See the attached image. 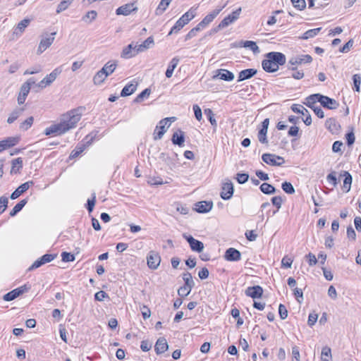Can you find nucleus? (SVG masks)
I'll return each instance as SVG.
<instances>
[{
  "label": "nucleus",
  "instance_id": "obj_46",
  "mask_svg": "<svg viewBox=\"0 0 361 361\" xmlns=\"http://www.w3.org/2000/svg\"><path fill=\"white\" fill-rule=\"evenodd\" d=\"M97 16V13L95 11H88L82 18V20L87 23H91L93 20L96 19Z\"/></svg>",
  "mask_w": 361,
  "mask_h": 361
},
{
  "label": "nucleus",
  "instance_id": "obj_11",
  "mask_svg": "<svg viewBox=\"0 0 361 361\" xmlns=\"http://www.w3.org/2000/svg\"><path fill=\"white\" fill-rule=\"evenodd\" d=\"M319 98L320 99L319 103L324 108L332 110L336 109L339 106V103L334 99L322 95L321 94L319 95Z\"/></svg>",
  "mask_w": 361,
  "mask_h": 361
},
{
  "label": "nucleus",
  "instance_id": "obj_29",
  "mask_svg": "<svg viewBox=\"0 0 361 361\" xmlns=\"http://www.w3.org/2000/svg\"><path fill=\"white\" fill-rule=\"evenodd\" d=\"M117 66L116 61H108L101 69L104 73H105L106 76H109L116 69Z\"/></svg>",
  "mask_w": 361,
  "mask_h": 361
},
{
  "label": "nucleus",
  "instance_id": "obj_57",
  "mask_svg": "<svg viewBox=\"0 0 361 361\" xmlns=\"http://www.w3.org/2000/svg\"><path fill=\"white\" fill-rule=\"evenodd\" d=\"M267 130L260 129L258 132L257 137L259 141L262 144H268V140L267 137Z\"/></svg>",
  "mask_w": 361,
  "mask_h": 361
},
{
  "label": "nucleus",
  "instance_id": "obj_6",
  "mask_svg": "<svg viewBox=\"0 0 361 361\" xmlns=\"http://www.w3.org/2000/svg\"><path fill=\"white\" fill-rule=\"evenodd\" d=\"M240 13L241 8L240 7L233 11L231 14H229L228 16L225 17L219 24L218 27L214 30V32H217L219 30L223 29L233 23L234 21L238 19Z\"/></svg>",
  "mask_w": 361,
  "mask_h": 361
},
{
  "label": "nucleus",
  "instance_id": "obj_40",
  "mask_svg": "<svg viewBox=\"0 0 361 361\" xmlns=\"http://www.w3.org/2000/svg\"><path fill=\"white\" fill-rule=\"evenodd\" d=\"M183 279L185 282L184 286L192 290V288L195 286V282L192 279L191 274L189 272L183 273Z\"/></svg>",
  "mask_w": 361,
  "mask_h": 361
},
{
  "label": "nucleus",
  "instance_id": "obj_54",
  "mask_svg": "<svg viewBox=\"0 0 361 361\" xmlns=\"http://www.w3.org/2000/svg\"><path fill=\"white\" fill-rule=\"evenodd\" d=\"M281 188L285 192L289 195L293 194L295 191L293 185L290 182L285 181L282 183Z\"/></svg>",
  "mask_w": 361,
  "mask_h": 361
},
{
  "label": "nucleus",
  "instance_id": "obj_5",
  "mask_svg": "<svg viewBox=\"0 0 361 361\" xmlns=\"http://www.w3.org/2000/svg\"><path fill=\"white\" fill-rule=\"evenodd\" d=\"M262 159L267 164L275 166H282L285 163L284 158L274 154L265 153L262 156Z\"/></svg>",
  "mask_w": 361,
  "mask_h": 361
},
{
  "label": "nucleus",
  "instance_id": "obj_44",
  "mask_svg": "<svg viewBox=\"0 0 361 361\" xmlns=\"http://www.w3.org/2000/svg\"><path fill=\"white\" fill-rule=\"evenodd\" d=\"M260 190L266 195H271L275 193L276 188L271 184L264 183L260 185Z\"/></svg>",
  "mask_w": 361,
  "mask_h": 361
},
{
  "label": "nucleus",
  "instance_id": "obj_37",
  "mask_svg": "<svg viewBox=\"0 0 361 361\" xmlns=\"http://www.w3.org/2000/svg\"><path fill=\"white\" fill-rule=\"evenodd\" d=\"M24 108L15 109L7 119V123L11 124L13 123L24 111Z\"/></svg>",
  "mask_w": 361,
  "mask_h": 361
},
{
  "label": "nucleus",
  "instance_id": "obj_60",
  "mask_svg": "<svg viewBox=\"0 0 361 361\" xmlns=\"http://www.w3.org/2000/svg\"><path fill=\"white\" fill-rule=\"evenodd\" d=\"M8 200L5 196L0 197V214H2L7 208Z\"/></svg>",
  "mask_w": 361,
  "mask_h": 361
},
{
  "label": "nucleus",
  "instance_id": "obj_62",
  "mask_svg": "<svg viewBox=\"0 0 361 361\" xmlns=\"http://www.w3.org/2000/svg\"><path fill=\"white\" fill-rule=\"evenodd\" d=\"M291 2L293 6L299 10H302L306 6L305 0H291Z\"/></svg>",
  "mask_w": 361,
  "mask_h": 361
},
{
  "label": "nucleus",
  "instance_id": "obj_45",
  "mask_svg": "<svg viewBox=\"0 0 361 361\" xmlns=\"http://www.w3.org/2000/svg\"><path fill=\"white\" fill-rule=\"evenodd\" d=\"M159 160L164 162L166 165H168L170 169H172L175 166V163L173 159L166 153H161L159 157Z\"/></svg>",
  "mask_w": 361,
  "mask_h": 361
},
{
  "label": "nucleus",
  "instance_id": "obj_30",
  "mask_svg": "<svg viewBox=\"0 0 361 361\" xmlns=\"http://www.w3.org/2000/svg\"><path fill=\"white\" fill-rule=\"evenodd\" d=\"M137 84L130 83L126 85L121 92V97H127L133 94L137 90Z\"/></svg>",
  "mask_w": 361,
  "mask_h": 361
},
{
  "label": "nucleus",
  "instance_id": "obj_39",
  "mask_svg": "<svg viewBox=\"0 0 361 361\" xmlns=\"http://www.w3.org/2000/svg\"><path fill=\"white\" fill-rule=\"evenodd\" d=\"M30 23V19L25 18V19L22 20L20 22L18 23V24L14 31V33H16V35H18V34L21 35L24 32L25 29L28 26Z\"/></svg>",
  "mask_w": 361,
  "mask_h": 361
},
{
  "label": "nucleus",
  "instance_id": "obj_31",
  "mask_svg": "<svg viewBox=\"0 0 361 361\" xmlns=\"http://www.w3.org/2000/svg\"><path fill=\"white\" fill-rule=\"evenodd\" d=\"M171 123H169L166 127L164 126H157L156 129L154 132V139L155 140H161L166 132L167 129L170 127Z\"/></svg>",
  "mask_w": 361,
  "mask_h": 361
},
{
  "label": "nucleus",
  "instance_id": "obj_17",
  "mask_svg": "<svg viewBox=\"0 0 361 361\" xmlns=\"http://www.w3.org/2000/svg\"><path fill=\"white\" fill-rule=\"evenodd\" d=\"M34 185V182L30 180L25 182L23 184H21L18 188H17L11 195V199L15 200L18 198L20 195H21L23 193L26 192L29 188Z\"/></svg>",
  "mask_w": 361,
  "mask_h": 361
},
{
  "label": "nucleus",
  "instance_id": "obj_8",
  "mask_svg": "<svg viewBox=\"0 0 361 361\" xmlns=\"http://www.w3.org/2000/svg\"><path fill=\"white\" fill-rule=\"evenodd\" d=\"M161 262V257L158 252L155 251H150L147 257V263L149 269H157Z\"/></svg>",
  "mask_w": 361,
  "mask_h": 361
},
{
  "label": "nucleus",
  "instance_id": "obj_53",
  "mask_svg": "<svg viewBox=\"0 0 361 361\" xmlns=\"http://www.w3.org/2000/svg\"><path fill=\"white\" fill-rule=\"evenodd\" d=\"M243 47L246 48H249L254 53H259V49L257 44L253 41H245L243 42Z\"/></svg>",
  "mask_w": 361,
  "mask_h": 361
},
{
  "label": "nucleus",
  "instance_id": "obj_33",
  "mask_svg": "<svg viewBox=\"0 0 361 361\" xmlns=\"http://www.w3.org/2000/svg\"><path fill=\"white\" fill-rule=\"evenodd\" d=\"M179 62V59L174 57L170 61L169 66L166 71V77L169 78L172 76L174 69L176 68Z\"/></svg>",
  "mask_w": 361,
  "mask_h": 361
},
{
  "label": "nucleus",
  "instance_id": "obj_38",
  "mask_svg": "<svg viewBox=\"0 0 361 361\" xmlns=\"http://www.w3.org/2000/svg\"><path fill=\"white\" fill-rule=\"evenodd\" d=\"M154 44L153 37H149L141 44L137 45V50L140 51V52H142L153 46Z\"/></svg>",
  "mask_w": 361,
  "mask_h": 361
},
{
  "label": "nucleus",
  "instance_id": "obj_22",
  "mask_svg": "<svg viewBox=\"0 0 361 361\" xmlns=\"http://www.w3.org/2000/svg\"><path fill=\"white\" fill-rule=\"evenodd\" d=\"M212 202L201 201L195 204V209L198 213H207L212 209Z\"/></svg>",
  "mask_w": 361,
  "mask_h": 361
},
{
  "label": "nucleus",
  "instance_id": "obj_25",
  "mask_svg": "<svg viewBox=\"0 0 361 361\" xmlns=\"http://www.w3.org/2000/svg\"><path fill=\"white\" fill-rule=\"evenodd\" d=\"M45 135H61L64 134L63 129L62 128L61 124H53L51 126L47 128L44 132Z\"/></svg>",
  "mask_w": 361,
  "mask_h": 361
},
{
  "label": "nucleus",
  "instance_id": "obj_63",
  "mask_svg": "<svg viewBox=\"0 0 361 361\" xmlns=\"http://www.w3.org/2000/svg\"><path fill=\"white\" fill-rule=\"evenodd\" d=\"M61 258L63 262H73L75 260V256L67 252H63L61 253Z\"/></svg>",
  "mask_w": 361,
  "mask_h": 361
},
{
  "label": "nucleus",
  "instance_id": "obj_10",
  "mask_svg": "<svg viewBox=\"0 0 361 361\" xmlns=\"http://www.w3.org/2000/svg\"><path fill=\"white\" fill-rule=\"evenodd\" d=\"M213 80L220 79L224 81L230 82L234 79V74L226 69H217L212 76Z\"/></svg>",
  "mask_w": 361,
  "mask_h": 361
},
{
  "label": "nucleus",
  "instance_id": "obj_7",
  "mask_svg": "<svg viewBox=\"0 0 361 361\" xmlns=\"http://www.w3.org/2000/svg\"><path fill=\"white\" fill-rule=\"evenodd\" d=\"M62 72L61 67L56 68L50 74L42 80L37 86L41 88L50 85Z\"/></svg>",
  "mask_w": 361,
  "mask_h": 361
},
{
  "label": "nucleus",
  "instance_id": "obj_21",
  "mask_svg": "<svg viewBox=\"0 0 361 361\" xmlns=\"http://www.w3.org/2000/svg\"><path fill=\"white\" fill-rule=\"evenodd\" d=\"M89 135L86 136L85 140H87L85 144H79L75 149H73L70 155V158H75L78 157L85 149L86 146H88L91 144L92 141V137H91L89 140Z\"/></svg>",
  "mask_w": 361,
  "mask_h": 361
},
{
  "label": "nucleus",
  "instance_id": "obj_34",
  "mask_svg": "<svg viewBox=\"0 0 361 361\" xmlns=\"http://www.w3.org/2000/svg\"><path fill=\"white\" fill-rule=\"evenodd\" d=\"M11 173H19L20 170L23 168V160L21 158H17L15 159H13L11 161Z\"/></svg>",
  "mask_w": 361,
  "mask_h": 361
},
{
  "label": "nucleus",
  "instance_id": "obj_41",
  "mask_svg": "<svg viewBox=\"0 0 361 361\" xmlns=\"http://www.w3.org/2000/svg\"><path fill=\"white\" fill-rule=\"evenodd\" d=\"M27 199H23L20 200L18 203H17L14 207L12 209V210L10 212V216H16L27 204Z\"/></svg>",
  "mask_w": 361,
  "mask_h": 361
},
{
  "label": "nucleus",
  "instance_id": "obj_1",
  "mask_svg": "<svg viewBox=\"0 0 361 361\" xmlns=\"http://www.w3.org/2000/svg\"><path fill=\"white\" fill-rule=\"evenodd\" d=\"M267 59L262 61L263 69L267 73H274L279 70V66L286 62V56L281 52L271 51L266 55Z\"/></svg>",
  "mask_w": 361,
  "mask_h": 361
},
{
  "label": "nucleus",
  "instance_id": "obj_26",
  "mask_svg": "<svg viewBox=\"0 0 361 361\" xmlns=\"http://www.w3.org/2000/svg\"><path fill=\"white\" fill-rule=\"evenodd\" d=\"M222 8H223V7L217 8V9H215L212 13H210L209 14L207 15L202 19V20L201 22H200V26L203 27L204 28L206 26H207L210 23H212L213 21V20L216 18V16L221 12Z\"/></svg>",
  "mask_w": 361,
  "mask_h": 361
},
{
  "label": "nucleus",
  "instance_id": "obj_49",
  "mask_svg": "<svg viewBox=\"0 0 361 361\" xmlns=\"http://www.w3.org/2000/svg\"><path fill=\"white\" fill-rule=\"evenodd\" d=\"M204 114L208 118L211 125L214 127V128H216L217 126V123L216 119L214 118V114L212 109H204Z\"/></svg>",
  "mask_w": 361,
  "mask_h": 361
},
{
  "label": "nucleus",
  "instance_id": "obj_16",
  "mask_svg": "<svg viewBox=\"0 0 361 361\" xmlns=\"http://www.w3.org/2000/svg\"><path fill=\"white\" fill-rule=\"evenodd\" d=\"M224 258L229 262L239 261L241 258V253L235 248L230 247L226 250Z\"/></svg>",
  "mask_w": 361,
  "mask_h": 361
},
{
  "label": "nucleus",
  "instance_id": "obj_12",
  "mask_svg": "<svg viewBox=\"0 0 361 361\" xmlns=\"http://www.w3.org/2000/svg\"><path fill=\"white\" fill-rule=\"evenodd\" d=\"M291 109L293 112L297 114H303L305 116V118L303 119L304 123L307 126H310L312 123V117L311 115L309 114V111L307 109H306L303 106L300 104H293L291 106Z\"/></svg>",
  "mask_w": 361,
  "mask_h": 361
},
{
  "label": "nucleus",
  "instance_id": "obj_23",
  "mask_svg": "<svg viewBox=\"0 0 361 361\" xmlns=\"http://www.w3.org/2000/svg\"><path fill=\"white\" fill-rule=\"evenodd\" d=\"M257 73V71L255 68H247L243 70L239 73L237 81L241 82L245 80H248L255 76Z\"/></svg>",
  "mask_w": 361,
  "mask_h": 361
},
{
  "label": "nucleus",
  "instance_id": "obj_56",
  "mask_svg": "<svg viewBox=\"0 0 361 361\" xmlns=\"http://www.w3.org/2000/svg\"><path fill=\"white\" fill-rule=\"evenodd\" d=\"M353 85L354 87L353 90L356 92H360V87L361 84V76L360 74H355L353 76Z\"/></svg>",
  "mask_w": 361,
  "mask_h": 361
},
{
  "label": "nucleus",
  "instance_id": "obj_61",
  "mask_svg": "<svg viewBox=\"0 0 361 361\" xmlns=\"http://www.w3.org/2000/svg\"><path fill=\"white\" fill-rule=\"evenodd\" d=\"M279 314L281 319H285L288 317V310L286 306L283 304H280L279 306Z\"/></svg>",
  "mask_w": 361,
  "mask_h": 361
},
{
  "label": "nucleus",
  "instance_id": "obj_20",
  "mask_svg": "<svg viewBox=\"0 0 361 361\" xmlns=\"http://www.w3.org/2000/svg\"><path fill=\"white\" fill-rule=\"evenodd\" d=\"M137 8L135 6L134 3H130L118 7L116 11V15L128 16L131 12L137 11Z\"/></svg>",
  "mask_w": 361,
  "mask_h": 361
},
{
  "label": "nucleus",
  "instance_id": "obj_47",
  "mask_svg": "<svg viewBox=\"0 0 361 361\" xmlns=\"http://www.w3.org/2000/svg\"><path fill=\"white\" fill-rule=\"evenodd\" d=\"M171 1L172 0H161L156 10V14H162L164 11L166 9V8L169 6Z\"/></svg>",
  "mask_w": 361,
  "mask_h": 361
},
{
  "label": "nucleus",
  "instance_id": "obj_9",
  "mask_svg": "<svg viewBox=\"0 0 361 361\" xmlns=\"http://www.w3.org/2000/svg\"><path fill=\"white\" fill-rule=\"evenodd\" d=\"M183 237L189 243L191 250L194 252H201L204 250V244L202 242L195 239L192 235L183 234Z\"/></svg>",
  "mask_w": 361,
  "mask_h": 361
},
{
  "label": "nucleus",
  "instance_id": "obj_3",
  "mask_svg": "<svg viewBox=\"0 0 361 361\" xmlns=\"http://www.w3.org/2000/svg\"><path fill=\"white\" fill-rule=\"evenodd\" d=\"M312 58L309 54H302L293 56L288 62V68L291 71H296L298 66L301 64L310 63Z\"/></svg>",
  "mask_w": 361,
  "mask_h": 361
},
{
  "label": "nucleus",
  "instance_id": "obj_24",
  "mask_svg": "<svg viewBox=\"0 0 361 361\" xmlns=\"http://www.w3.org/2000/svg\"><path fill=\"white\" fill-rule=\"evenodd\" d=\"M169 348L166 339L164 337L158 338L154 346V350L157 354H161L166 351Z\"/></svg>",
  "mask_w": 361,
  "mask_h": 361
},
{
  "label": "nucleus",
  "instance_id": "obj_58",
  "mask_svg": "<svg viewBox=\"0 0 361 361\" xmlns=\"http://www.w3.org/2000/svg\"><path fill=\"white\" fill-rule=\"evenodd\" d=\"M235 179L238 183L243 184L248 180L249 175L245 173H238Z\"/></svg>",
  "mask_w": 361,
  "mask_h": 361
},
{
  "label": "nucleus",
  "instance_id": "obj_43",
  "mask_svg": "<svg viewBox=\"0 0 361 361\" xmlns=\"http://www.w3.org/2000/svg\"><path fill=\"white\" fill-rule=\"evenodd\" d=\"M332 358L331 350L329 347L325 346L322 348L321 353L322 361H331Z\"/></svg>",
  "mask_w": 361,
  "mask_h": 361
},
{
  "label": "nucleus",
  "instance_id": "obj_19",
  "mask_svg": "<svg viewBox=\"0 0 361 361\" xmlns=\"http://www.w3.org/2000/svg\"><path fill=\"white\" fill-rule=\"evenodd\" d=\"M262 294L263 289L259 286H250L245 290V295L254 299L261 298Z\"/></svg>",
  "mask_w": 361,
  "mask_h": 361
},
{
  "label": "nucleus",
  "instance_id": "obj_14",
  "mask_svg": "<svg viewBox=\"0 0 361 361\" xmlns=\"http://www.w3.org/2000/svg\"><path fill=\"white\" fill-rule=\"evenodd\" d=\"M56 32H52L51 35L45 38H42L40 40L37 53V54H41L44 51H45L48 47H49L54 40V36Z\"/></svg>",
  "mask_w": 361,
  "mask_h": 361
},
{
  "label": "nucleus",
  "instance_id": "obj_4",
  "mask_svg": "<svg viewBox=\"0 0 361 361\" xmlns=\"http://www.w3.org/2000/svg\"><path fill=\"white\" fill-rule=\"evenodd\" d=\"M195 14L193 11H189L186 12L185 14L182 16L176 23V24L172 27L171 31L169 35H171L173 33H177L180 29H182L185 25H186L190 20H191Z\"/></svg>",
  "mask_w": 361,
  "mask_h": 361
},
{
  "label": "nucleus",
  "instance_id": "obj_32",
  "mask_svg": "<svg viewBox=\"0 0 361 361\" xmlns=\"http://www.w3.org/2000/svg\"><path fill=\"white\" fill-rule=\"evenodd\" d=\"M171 140L174 145H177L181 147L185 141L184 133L181 130H179V133H174L173 134Z\"/></svg>",
  "mask_w": 361,
  "mask_h": 361
},
{
  "label": "nucleus",
  "instance_id": "obj_51",
  "mask_svg": "<svg viewBox=\"0 0 361 361\" xmlns=\"http://www.w3.org/2000/svg\"><path fill=\"white\" fill-rule=\"evenodd\" d=\"M34 118L32 116L28 117L26 120L22 122L20 125V129L23 131L28 130L32 125Z\"/></svg>",
  "mask_w": 361,
  "mask_h": 361
},
{
  "label": "nucleus",
  "instance_id": "obj_59",
  "mask_svg": "<svg viewBox=\"0 0 361 361\" xmlns=\"http://www.w3.org/2000/svg\"><path fill=\"white\" fill-rule=\"evenodd\" d=\"M204 29L203 27L200 26V23H199L197 26L194 28H192L186 35V39L192 38L195 37L197 32L200 31L201 30Z\"/></svg>",
  "mask_w": 361,
  "mask_h": 361
},
{
  "label": "nucleus",
  "instance_id": "obj_64",
  "mask_svg": "<svg viewBox=\"0 0 361 361\" xmlns=\"http://www.w3.org/2000/svg\"><path fill=\"white\" fill-rule=\"evenodd\" d=\"M293 259L288 256H285L281 260V266L284 268H290Z\"/></svg>",
  "mask_w": 361,
  "mask_h": 361
},
{
  "label": "nucleus",
  "instance_id": "obj_36",
  "mask_svg": "<svg viewBox=\"0 0 361 361\" xmlns=\"http://www.w3.org/2000/svg\"><path fill=\"white\" fill-rule=\"evenodd\" d=\"M343 176H345V178L343 180L342 190L343 192H348L350 190L352 183V176L347 171H344Z\"/></svg>",
  "mask_w": 361,
  "mask_h": 361
},
{
  "label": "nucleus",
  "instance_id": "obj_52",
  "mask_svg": "<svg viewBox=\"0 0 361 361\" xmlns=\"http://www.w3.org/2000/svg\"><path fill=\"white\" fill-rule=\"evenodd\" d=\"M19 291H17L16 289H14L6 294H5L3 297L5 301H11L16 299L19 296Z\"/></svg>",
  "mask_w": 361,
  "mask_h": 361
},
{
  "label": "nucleus",
  "instance_id": "obj_28",
  "mask_svg": "<svg viewBox=\"0 0 361 361\" xmlns=\"http://www.w3.org/2000/svg\"><path fill=\"white\" fill-rule=\"evenodd\" d=\"M19 141L18 137H9L4 140L0 141V145L2 151L7 148L16 145Z\"/></svg>",
  "mask_w": 361,
  "mask_h": 361
},
{
  "label": "nucleus",
  "instance_id": "obj_55",
  "mask_svg": "<svg viewBox=\"0 0 361 361\" xmlns=\"http://www.w3.org/2000/svg\"><path fill=\"white\" fill-rule=\"evenodd\" d=\"M73 0H63L59 5L56 9V13H60L65 11L70 6Z\"/></svg>",
  "mask_w": 361,
  "mask_h": 361
},
{
  "label": "nucleus",
  "instance_id": "obj_15",
  "mask_svg": "<svg viewBox=\"0 0 361 361\" xmlns=\"http://www.w3.org/2000/svg\"><path fill=\"white\" fill-rule=\"evenodd\" d=\"M234 188L231 181L228 180L223 184L221 197L225 200L231 199L233 195Z\"/></svg>",
  "mask_w": 361,
  "mask_h": 361
},
{
  "label": "nucleus",
  "instance_id": "obj_27",
  "mask_svg": "<svg viewBox=\"0 0 361 361\" xmlns=\"http://www.w3.org/2000/svg\"><path fill=\"white\" fill-rule=\"evenodd\" d=\"M30 87L28 86V84H23L20 87V91L19 92L18 97V104H23L27 96V94L30 92Z\"/></svg>",
  "mask_w": 361,
  "mask_h": 361
},
{
  "label": "nucleus",
  "instance_id": "obj_13",
  "mask_svg": "<svg viewBox=\"0 0 361 361\" xmlns=\"http://www.w3.org/2000/svg\"><path fill=\"white\" fill-rule=\"evenodd\" d=\"M139 53L140 51L137 50V45H134L131 43L123 49L121 57L123 59H130Z\"/></svg>",
  "mask_w": 361,
  "mask_h": 361
},
{
  "label": "nucleus",
  "instance_id": "obj_42",
  "mask_svg": "<svg viewBox=\"0 0 361 361\" xmlns=\"http://www.w3.org/2000/svg\"><path fill=\"white\" fill-rule=\"evenodd\" d=\"M322 30V27H317L314 29H311L306 31L302 37H300L301 39H308L310 38L314 37L320 31Z\"/></svg>",
  "mask_w": 361,
  "mask_h": 361
},
{
  "label": "nucleus",
  "instance_id": "obj_48",
  "mask_svg": "<svg viewBox=\"0 0 361 361\" xmlns=\"http://www.w3.org/2000/svg\"><path fill=\"white\" fill-rule=\"evenodd\" d=\"M107 76L105 73L102 70L99 71L93 78V81L95 85L102 84Z\"/></svg>",
  "mask_w": 361,
  "mask_h": 361
},
{
  "label": "nucleus",
  "instance_id": "obj_18",
  "mask_svg": "<svg viewBox=\"0 0 361 361\" xmlns=\"http://www.w3.org/2000/svg\"><path fill=\"white\" fill-rule=\"evenodd\" d=\"M325 127L332 133L338 134L341 129V126L334 118H328L325 122Z\"/></svg>",
  "mask_w": 361,
  "mask_h": 361
},
{
  "label": "nucleus",
  "instance_id": "obj_35",
  "mask_svg": "<svg viewBox=\"0 0 361 361\" xmlns=\"http://www.w3.org/2000/svg\"><path fill=\"white\" fill-rule=\"evenodd\" d=\"M319 95H320L319 93L310 95L306 98V102H304V104L310 109L313 108L314 106H316V103L317 102H320Z\"/></svg>",
  "mask_w": 361,
  "mask_h": 361
},
{
  "label": "nucleus",
  "instance_id": "obj_50",
  "mask_svg": "<svg viewBox=\"0 0 361 361\" xmlns=\"http://www.w3.org/2000/svg\"><path fill=\"white\" fill-rule=\"evenodd\" d=\"M151 93V90L149 88L145 89L142 92H140L134 99V102L140 103L144 100L145 98H147L149 96Z\"/></svg>",
  "mask_w": 361,
  "mask_h": 361
},
{
  "label": "nucleus",
  "instance_id": "obj_2",
  "mask_svg": "<svg viewBox=\"0 0 361 361\" xmlns=\"http://www.w3.org/2000/svg\"><path fill=\"white\" fill-rule=\"evenodd\" d=\"M81 108L74 109L63 114L59 123L61 124L63 132L66 133L68 130L75 128L76 124L81 119Z\"/></svg>",
  "mask_w": 361,
  "mask_h": 361
}]
</instances>
